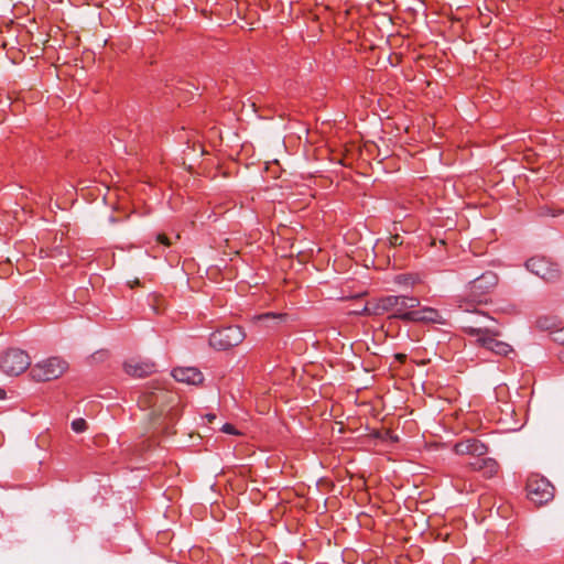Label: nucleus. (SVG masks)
<instances>
[{"label":"nucleus","instance_id":"obj_22","mask_svg":"<svg viewBox=\"0 0 564 564\" xmlns=\"http://www.w3.org/2000/svg\"><path fill=\"white\" fill-rule=\"evenodd\" d=\"M6 398V391L0 388V400L4 399Z\"/></svg>","mask_w":564,"mask_h":564},{"label":"nucleus","instance_id":"obj_6","mask_svg":"<svg viewBox=\"0 0 564 564\" xmlns=\"http://www.w3.org/2000/svg\"><path fill=\"white\" fill-rule=\"evenodd\" d=\"M527 496L535 505L542 506L551 501L554 497V487L540 475H531L527 480Z\"/></svg>","mask_w":564,"mask_h":564},{"label":"nucleus","instance_id":"obj_17","mask_svg":"<svg viewBox=\"0 0 564 564\" xmlns=\"http://www.w3.org/2000/svg\"><path fill=\"white\" fill-rule=\"evenodd\" d=\"M553 340L564 346V326L552 333Z\"/></svg>","mask_w":564,"mask_h":564},{"label":"nucleus","instance_id":"obj_9","mask_svg":"<svg viewBox=\"0 0 564 564\" xmlns=\"http://www.w3.org/2000/svg\"><path fill=\"white\" fill-rule=\"evenodd\" d=\"M453 449L457 455H473L477 458H480L488 453V446L473 437L457 442Z\"/></svg>","mask_w":564,"mask_h":564},{"label":"nucleus","instance_id":"obj_11","mask_svg":"<svg viewBox=\"0 0 564 564\" xmlns=\"http://www.w3.org/2000/svg\"><path fill=\"white\" fill-rule=\"evenodd\" d=\"M408 323H433L445 324V318L433 307L424 306L419 310L413 308L412 314L406 316Z\"/></svg>","mask_w":564,"mask_h":564},{"label":"nucleus","instance_id":"obj_5","mask_svg":"<svg viewBox=\"0 0 564 564\" xmlns=\"http://www.w3.org/2000/svg\"><path fill=\"white\" fill-rule=\"evenodd\" d=\"M245 337L242 327L231 325L213 332L209 336V345L217 350H227L241 344Z\"/></svg>","mask_w":564,"mask_h":564},{"label":"nucleus","instance_id":"obj_14","mask_svg":"<svg viewBox=\"0 0 564 564\" xmlns=\"http://www.w3.org/2000/svg\"><path fill=\"white\" fill-rule=\"evenodd\" d=\"M124 371L133 377L143 378L155 371V365L150 361L130 359L123 365Z\"/></svg>","mask_w":564,"mask_h":564},{"label":"nucleus","instance_id":"obj_1","mask_svg":"<svg viewBox=\"0 0 564 564\" xmlns=\"http://www.w3.org/2000/svg\"><path fill=\"white\" fill-rule=\"evenodd\" d=\"M498 281V275L492 271H486L475 278L467 284L465 294L457 299L458 307L464 312L487 318L476 306L487 302L488 295L495 290Z\"/></svg>","mask_w":564,"mask_h":564},{"label":"nucleus","instance_id":"obj_10","mask_svg":"<svg viewBox=\"0 0 564 564\" xmlns=\"http://www.w3.org/2000/svg\"><path fill=\"white\" fill-rule=\"evenodd\" d=\"M167 392L162 389H155L153 391H145L140 397L139 403L144 406L152 409V415L159 416L162 414L163 410L160 404L166 399Z\"/></svg>","mask_w":564,"mask_h":564},{"label":"nucleus","instance_id":"obj_2","mask_svg":"<svg viewBox=\"0 0 564 564\" xmlns=\"http://www.w3.org/2000/svg\"><path fill=\"white\" fill-rule=\"evenodd\" d=\"M420 306V300L409 295H387L380 297L373 306L376 314L391 313L390 318L401 319L408 323L413 308Z\"/></svg>","mask_w":564,"mask_h":564},{"label":"nucleus","instance_id":"obj_16","mask_svg":"<svg viewBox=\"0 0 564 564\" xmlns=\"http://www.w3.org/2000/svg\"><path fill=\"white\" fill-rule=\"evenodd\" d=\"M72 429L76 433H83L87 430V423L84 419H76L72 422Z\"/></svg>","mask_w":564,"mask_h":564},{"label":"nucleus","instance_id":"obj_21","mask_svg":"<svg viewBox=\"0 0 564 564\" xmlns=\"http://www.w3.org/2000/svg\"><path fill=\"white\" fill-rule=\"evenodd\" d=\"M391 243H392L393 246H395V245H398V243H402V242L400 241V237H399V236H393V237L391 238Z\"/></svg>","mask_w":564,"mask_h":564},{"label":"nucleus","instance_id":"obj_12","mask_svg":"<svg viewBox=\"0 0 564 564\" xmlns=\"http://www.w3.org/2000/svg\"><path fill=\"white\" fill-rule=\"evenodd\" d=\"M173 378L187 384H199L204 380L203 373L195 367H177L172 371Z\"/></svg>","mask_w":564,"mask_h":564},{"label":"nucleus","instance_id":"obj_20","mask_svg":"<svg viewBox=\"0 0 564 564\" xmlns=\"http://www.w3.org/2000/svg\"><path fill=\"white\" fill-rule=\"evenodd\" d=\"M397 282L400 283V284L401 283H404V284L413 283L412 282V278L411 276H406V275L398 276Z\"/></svg>","mask_w":564,"mask_h":564},{"label":"nucleus","instance_id":"obj_7","mask_svg":"<svg viewBox=\"0 0 564 564\" xmlns=\"http://www.w3.org/2000/svg\"><path fill=\"white\" fill-rule=\"evenodd\" d=\"M31 366L26 351L19 348L8 349L1 357V370L9 376H19Z\"/></svg>","mask_w":564,"mask_h":564},{"label":"nucleus","instance_id":"obj_8","mask_svg":"<svg viewBox=\"0 0 564 564\" xmlns=\"http://www.w3.org/2000/svg\"><path fill=\"white\" fill-rule=\"evenodd\" d=\"M525 267L530 272L546 282L556 281L561 274L557 264L545 257H532L525 262Z\"/></svg>","mask_w":564,"mask_h":564},{"label":"nucleus","instance_id":"obj_15","mask_svg":"<svg viewBox=\"0 0 564 564\" xmlns=\"http://www.w3.org/2000/svg\"><path fill=\"white\" fill-rule=\"evenodd\" d=\"M254 319L263 323V325L267 327H275V326L280 325L281 323L286 322L288 314L267 312L263 314L256 315Z\"/></svg>","mask_w":564,"mask_h":564},{"label":"nucleus","instance_id":"obj_19","mask_svg":"<svg viewBox=\"0 0 564 564\" xmlns=\"http://www.w3.org/2000/svg\"><path fill=\"white\" fill-rule=\"evenodd\" d=\"M156 239H158V241H159L160 243H162V245H164V246H170V245H171L170 239H169L165 235H163V234L158 235V238H156Z\"/></svg>","mask_w":564,"mask_h":564},{"label":"nucleus","instance_id":"obj_4","mask_svg":"<svg viewBox=\"0 0 564 564\" xmlns=\"http://www.w3.org/2000/svg\"><path fill=\"white\" fill-rule=\"evenodd\" d=\"M67 367L68 365L64 359L50 357L33 365L30 375L36 381H50L61 377Z\"/></svg>","mask_w":564,"mask_h":564},{"label":"nucleus","instance_id":"obj_13","mask_svg":"<svg viewBox=\"0 0 564 564\" xmlns=\"http://www.w3.org/2000/svg\"><path fill=\"white\" fill-rule=\"evenodd\" d=\"M469 467L471 470L481 473L486 478L495 477L500 469V466L496 459L482 456L469 463Z\"/></svg>","mask_w":564,"mask_h":564},{"label":"nucleus","instance_id":"obj_24","mask_svg":"<svg viewBox=\"0 0 564 564\" xmlns=\"http://www.w3.org/2000/svg\"><path fill=\"white\" fill-rule=\"evenodd\" d=\"M207 417H208V421H212V420H214L216 416H215V414H208V415H207Z\"/></svg>","mask_w":564,"mask_h":564},{"label":"nucleus","instance_id":"obj_18","mask_svg":"<svg viewBox=\"0 0 564 564\" xmlns=\"http://www.w3.org/2000/svg\"><path fill=\"white\" fill-rule=\"evenodd\" d=\"M221 430L227 434H237L235 426L229 423L224 424Z\"/></svg>","mask_w":564,"mask_h":564},{"label":"nucleus","instance_id":"obj_3","mask_svg":"<svg viewBox=\"0 0 564 564\" xmlns=\"http://www.w3.org/2000/svg\"><path fill=\"white\" fill-rule=\"evenodd\" d=\"M465 334L476 338V344L497 356L507 357L513 352L511 345L497 339L498 332H494L487 327L474 326L464 323L462 326Z\"/></svg>","mask_w":564,"mask_h":564},{"label":"nucleus","instance_id":"obj_23","mask_svg":"<svg viewBox=\"0 0 564 564\" xmlns=\"http://www.w3.org/2000/svg\"><path fill=\"white\" fill-rule=\"evenodd\" d=\"M558 358L562 362H564V351L560 352Z\"/></svg>","mask_w":564,"mask_h":564}]
</instances>
